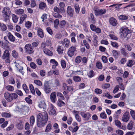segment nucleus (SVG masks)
Segmentation results:
<instances>
[{
	"mask_svg": "<svg viewBox=\"0 0 135 135\" xmlns=\"http://www.w3.org/2000/svg\"><path fill=\"white\" fill-rule=\"evenodd\" d=\"M12 56L15 59H17L18 57V54L15 50H13L12 51Z\"/></svg>",
	"mask_w": 135,
	"mask_h": 135,
	"instance_id": "obj_31",
	"label": "nucleus"
},
{
	"mask_svg": "<svg viewBox=\"0 0 135 135\" xmlns=\"http://www.w3.org/2000/svg\"><path fill=\"white\" fill-rule=\"evenodd\" d=\"M130 114L132 118L134 120H135V112L134 110H132L130 111Z\"/></svg>",
	"mask_w": 135,
	"mask_h": 135,
	"instance_id": "obj_57",
	"label": "nucleus"
},
{
	"mask_svg": "<svg viewBox=\"0 0 135 135\" xmlns=\"http://www.w3.org/2000/svg\"><path fill=\"white\" fill-rule=\"evenodd\" d=\"M112 54L113 56L115 57H117L118 56L119 53L116 50H113Z\"/></svg>",
	"mask_w": 135,
	"mask_h": 135,
	"instance_id": "obj_53",
	"label": "nucleus"
},
{
	"mask_svg": "<svg viewBox=\"0 0 135 135\" xmlns=\"http://www.w3.org/2000/svg\"><path fill=\"white\" fill-rule=\"evenodd\" d=\"M119 19L121 21L126 20L128 19V17L126 15H121L118 16Z\"/></svg>",
	"mask_w": 135,
	"mask_h": 135,
	"instance_id": "obj_28",
	"label": "nucleus"
},
{
	"mask_svg": "<svg viewBox=\"0 0 135 135\" xmlns=\"http://www.w3.org/2000/svg\"><path fill=\"white\" fill-rule=\"evenodd\" d=\"M47 7L46 4L43 2H41L39 5V8L40 9L43 10Z\"/></svg>",
	"mask_w": 135,
	"mask_h": 135,
	"instance_id": "obj_19",
	"label": "nucleus"
},
{
	"mask_svg": "<svg viewBox=\"0 0 135 135\" xmlns=\"http://www.w3.org/2000/svg\"><path fill=\"white\" fill-rule=\"evenodd\" d=\"M76 46H73L69 49L68 51V54L70 57L73 56L74 54V52L76 51Z\"/></svg>",
	"mask_w": 135,
	"mask_h": 135,
	"instance_id": "obj_9",
	"label": "nucleus"
},
{
	"mask_svg": "<svg viewBox=\"0 0 135 135\" xmlns=\"http://www.w3.org/2000/svg\"><path fill=\"white\" fill-rule=\"evenodd\" d=\"M27 16L26 14H25L22 15L20 18V21L19 23H22L24 21L27 17Z\"/></svg>",
	"mask_w": 135,
	"mask_h": 135,
	"instance_id": "obj_26",
	"label": "nucleus"
},
{
	"mask_svg": "<svg viewBox=\"0 0 135 135\" xmlns=\"http://www.w3.org/2000/svg\"><path fill=\"white\" fill-rule=\"evenodd\" d=\"M87 74L88 76L90 78L93 77L95 75L94 71L92 70H91L88 72Z\"/></svg>",
	"mask_w": 135,
	"mask_h": 135,
	"instance_id": "obj_39",
	"label": "nucleus"
},
{
	"mask_svg": "<svg viewBox=\"0 0 135 135\" xmlns=\"http://www.w3.org/2000/svg\"><path fill=\"white\" fill-rule=\"evenodd\" d=\"M74 9L71 6L68 7L67 9V14L68 15L71 17H73L74 16Z\"/></svg>",
	"mask_w": 135,
	"mask_h": 135,
	"instance_id": "obj_10",
	"label": "nucleus"
},
{
	"mask_svg": "<svg viewBox=\"0 0 135 135\" xmlns=\"http://www.w3.org/2000/svg\"><path fill=\"white\" fill-rule=\"evenodd\" d=\"M54 10L55 12L60 13H64V12H62L60 10V8H58L57 6H55L54 7Z\"/></svg>",
	"mask_w": 135,
	"mask_h": 135,
	"instance_id": "obj_46",
	"label": "nucleus"
},
{
	"mask_svg": "<svg viewBox=\"0 0 135 135\" xmlns=\"http://www.w3.org/2000/svg\"><path fill=\"white\" fill-rule=\"evenodd\" d=\"M59 23V20L58 19L55 20L54 21V25L55 28L56 29L58 28Z\"/></svg>",
	"mask_w": 135,
	"mask_h": 135,
	"instance_id": "obj_41",
	"label": "nucleus"
},
{
	"mask_svg": "<svg viewBox=\"0 0 135 135\" xmlns=\"http://www.w3.org/2000/svg\"><path fill=\"white\" fill-rule=\"evenodd\" d=\"M31 1V4H30L31 7L33 8L35 7L36 5L35 0H30Z\"/></svg>",
	"mask_w": 135,
	"mask_h": 135,
	"instance_id": "obj_52",
	"label": "nucleus"
},
{
	"mask_svg": "<svg viewBox=\"0 0 135 135\" xmlns=\"http://www.w3.org/2000/svg\"><path fill=\"white\" fill-rule=\"evenodd\" d=\"M89 21L90 20H91V23L95 24V23L96 19L94 17V16L93 13L90 14V17L88 18Z\"/></svg>",
	"mask_w": 135,
	"mask_h": 135,
	"instance_id": "obj_22",
	"label": "nucleus"
},
{
	"mask_svg": "<svg viewBox=\"0 0 135 135\" xmlns=\"http://www.w3.org/2000/svg\"><path fill=\"white\" fill-rule=\"evenodd\" d=\"M95 92L96 94H100L102 93V91L99 89L96 88L95 90Z\"/></svg>",
	"mask_w": 135,
	"mask_h": 135,
	"instance_id": "obj_62",
	"label": "nucleus"
},
{
	"mask_svg": "<svg viewBox=\"0 0 135 135\" xmlns=\"http://www.w3.org/2000/svg\"><path fill=\"white\" fill-rule=\"evenodd\" d=\"M96 65L97 67L99 69H101L102 68V65L100 62H97L96 63Z\"/></svg>",
	"mask_w": 135,
	"mask_h": 135,
	"instance_id": "obj_45",
	"label": "nucleus"
},
{
	"mask_svg": "<svg viewBox=\"0 0 135 135\" xmlns=\"http://www.w3.org/2000/svg\"><path fill=\"white\" fill-rule=\"evenodd\" d=\"M48 119V116L46 112L43 114L39 113L37 116V126L39 128L43 127L47 123Z\"/></svg>",
	"mask_w": 135,
	"mask_h": 135,
	"instance_id": "obj_1",
	"label": "nucleus"
},
{
	"mask_svg": "<svg viewBox=\"0 0 135 135\" xmlns=\"http://www.w3.org/2000/svg\"><path fill=\"white\" fill-rule=\"evenodd\" d=\"M12 20L13 22L15 23H17L18 21V18L17 16L14 14H12Z\"/></svg>",
	"mask_w": 135,
	"mask_h": 135,
	"instance_id": "obj_37",
	"label": "nucleus"
},
{
	"mask_svg": "<svg viewBox=\"0 0 135 135\" xmlns=\"http://www.w3.org/2000/svg\"><path fill=\"white\" fill-rule=\"evenodd\" d=\"M24 12V10L21 9L17 10L16 11V13L18 15H22Z\"/></svg>",
	"mask_w": 135,
	"mask_h": 135,
	"instance_id": "obj_54",
	"label": "nucleus"
},
{
	"mask_svg": "<svg viewBox=\"0 0 135 135\" xmlns=\"http://www.w3.org/2000/svg\"><path fill=\"white\" fill-rule=\"evenodd\" d=\"M2 116V117L5 118H9L11 117V115L7 112H2L1 114Z\"/></svg>",
	"mask_w": 135,
	"mask_h": 135,
	"instance_id": "obj_36",
	"label": "nucleus"
},
{
	"mask_svg": "<svg viewBox=\"0 0 135 135\" xmlns=\"http://www.w3.org/2000/svg\"><path fill=\"white\" fill-rule=\"evenodd\" d=\"M110 24L113 26H115L118 24L117 20L114 18L111 17L109 20Z\"/></svg>",
	"mask_w": 135,
	"mask_h": 135,
	"instance_id": "obj_13",
	"label": "nucleus"
},
{
	"mask_svg": "<svg viewBox=\"0 0 135 135\" xmlns=\"http://www.w3.org/2000/svg\"><path fill=\"white\" fill-rule=\"evenodd\" d=\"M73 80L75 82H80L81 80L80 78L78 76H75L73 77Z\"/></svg>",
	"mask_w": 135,
	"mask_h": 135,
	"instance_id": "obj_49",
	"label": "nucleus"
},
{
	"mask_svg": "<svg viewBox=\"0 0 135 135\" xmlns=\"http://www.w3.org/2000/svg\"><path fill=\"white\" fill-rule=\"evenodd\" d=\"M135 63V61L134 60H129L127 63V65L128 67H131Z\"/></svg>",
	"mask_w": 135,
	"mask_h": 135,
	"instance_id": "obj_23",
	"label": "nucleus"
},
{
	"mask_svg": "<svg viewBox=\"0 0 135 135\" xmlns=\"http://www.w3.org/2000/svg\"><path fill=\"white\" fill-rule=\"evenodd\" d=\"M23 121L21 120H20L16 125V128L19 130H22L23 128Z\"/></svg>",
	"mask_w": 135,
	"mask_h": 135,
	"instance_id": "obj_16",
	"label": "nucleus"
},
{
	"mask_svg": "<svg viewBox=\"0 0 135 135\" xmlns=\"http://www.w3.org/2000/svg\"><path fill=\"white\" fill-rule=\"evenodd\" d=\"M44 53L46 55L52 56L53 55L52 52L49 49L47 48H45L43 49Z\"/></svg>",
	"mask_w": 135,
	"mask_h": 135,
	"instance_id": "obj_18",
	"label": "nucleus"
},
{
	"mask_svg": "<svg viewBox=\"0 0 135 135\" xmlns=\"http://www.w3.org/2000/svg\"><path fill=\"white\" fill-rule=\"evenodd\" d=\"M64 41L65 42V46L66 48H68L70 45V41L67 38H65Z\"/></svg>",
	"mask_w": 135,
	"mask_h": 135,
	"instance_id": "obj_24",
	"label": "nucleus"
},
{
	"mask_svg": "<svg viewBox=\"0 0 135 135\" xmlns=\"http://www.w3.org/2000/svg\"><path fill=\"white\" fill-rule=\"evenodd\" d=\"M37 34L38 36L41 38L44 37V33L42 29L40 27L38 28L37 30Z\"/></svg>",
	"mask_w": 135,
	"mask_h": 135,
	"instance_id": "obj_15",
	"label": "nucleus"
},
{
	"mask_svg": "<svg viewBox=\"0 0 135 135\" xmlns=\"http://www.w3.org/2000/svg\"><path fill=\"white\" fill-rule=\"evenodd\" d=\"M52 83L47 81H45L44 83L43 89L46 94H49L51 91Z\"/></svg>",
	"mask_w": 135,
	"mask_h": 135,
	"instance_id": "obj_4",
	"label": "nucleus"
},
{
	"mask_svg": "<svg viewBox=\"0 0 135 135\" xmlns=\"http://www.w3.org/2000/svg\"><path fill=\"white\" fill-rule=\"evenodd\" d=\"M114 122L115 125L119 128L121 127L122 124L119 121L117 120H115Z\"/></svg>",
	"mask_w": 135,
	"mask_h": 135,
	"instance_id": "obj_56",
	"label": "nucleus"
},
{
	"mask_svg": "<svg viewBox=\"0 0 135 135\" xmlns=\"http://www.w3.org/2000/svg\"><path fill=\"white\" fill-rule=\"evenodd\" d=\"M56 93L55 92H52L50 95V99L51 102L53 103L56 102Z\"/></svg>",
	"mask_w": 135,
	"mask_h": 135,
	"instance_id": "obj_14",
	"label": "nucleus"
},
{
	"mask_svg": "<svg viewBox=\"0 0 135 135\" xmlns=\"http://www.w3.org/2000/svg\"><path fill=\"white\" fill-rule=\"evenodd\" d=\"M29 88L32 93L33 95L35 94V91L33 85L32 84L29 85Z\"/></svg>",
	"mask_w": 135,
	"mask_h": 135,
	"instance_id": "obj_40",
	"label": "nucleus"
},
{
	"mask_svg": "<svg viewBox=\"0 0 135 135\" xmlns=\"http://www.w3.org/2000/svg\"><path fill=\"white\" fill-rule=\"evenodd\" d=\"M7 36L8 37V38L9 40L10 41L14 42L15 40V37L13 36V35L11 34V33L9 32L7 35Z\"/></svg>",
	"mask_w": 135,
	"mask_h": 135,
	"instance_id": "obj_21",
	"label": "nucleus"
},
{
	"mask_svg": "<svg viewBox=\"0 0 135 135\" xmlns=\"http://www.w3.org/2000/svg\"><path fill=\"white\" fill-rule=\"evenodd\" d=\"M60 6V10L62 12H65V10L64 7L65 6V4L63 2H60L59 4Z\"/></svg>",
	"mask_w": 135,
	"mask_h": 135,
	"instance_id": "obj_35",
	"label": "nucleus"
},
{
	"mask_svg": "<svg viewBox=\"0 0 135 135\" xmlns=\"http://www.w3.org/2000/svg\"><path fill=\"white\" fill-rule=\"evenodd\" d=\"M26 102L29 104H32V100L30 98L26 97L25 98Z\"/></svg>",
	"mask_w": 135,
	"mask_h": 135,
	"instance_id": "obj_61",
	"label": "nucleus"
},
{
	"mask_svg": "<svg viewBox=\"0 0 135 135\" xmlns=\"http://www.w3.org/2000/svg\"><path fill=\"white\" fill-rule=\"evenodd\" d=\"M3 59H5V62L6 63H10L11 62L10 54L9 51L8 49H6L2 56Z\"/></svg>",
	"mask_w": 135,
	"mask_h": 135,
	"instance_id": "obj_5",
	"label": "nucleus"
},
{
	"mask_svg": "<svg viewBox=\"0 0 135 135\" xmlns=\"http://www.w3.org/2000/svg\"><path fill=\"white\" fill-rule=\"evenodd\" d=\"M55 109V107L52 104L50 107V110L49 112V114L51 115H53L55 114L56 111Z\"/></svg>",
	"mask_w": 135,
	"mask_h": 135,
	"instance_id": "obj_17",
	"label": "nucleus"
},
{
	"mask_svg": "<svg viewBox=\"0 0 135 135\" xmlns=\"http://www.w3.org/2000/svg\"><path fill=\"white\" fill-rule=\"evenodd\" d=\"M38 107L44 109L46 107V104L44 102H42L40 103L38 105Z\"/></svg>",
	"mask_w": 135,
	"mask_h": 135,
	"instance_id": "obj_43",
	"label": "nucleus"
},
{
	"mask_svg": "<svg viewBox=\"0 0 135 135\" xmlns=\"http://www.w3.org/2000/svg\"><path fill=\"white\" fill-rule=\"evenodd\" d=\"M6 88L7 90L10 91H12L14 90L13 86L10 85H8L6 86Z\"/></svg>",
	"mask_w": 135,
	"mask_h": 135,
	"instance_id": "obj_42",
	"label": "nucleus"
},
{
	"mask_svg": "<svg viewBox=\"0 0 135 135\" xmlns=\"http://www.w3.org/2000/svg\"><path fill=\"white\" fill-rule=\"evenodd\" d=\"M2 16L4 21L6 22L9 19V16L11 15V11L8 7H5L3 8L2 11Z\"/></svg>",
	"mask_w": 135,
	"mask_h": 135,
	"instance_id": "obj_2",
	"label": "nucleus"
},
{
	"mask_svg": "<svg viewBox=\"0 0 135 135\" xmlns=\"http://www.w3.org/2000/svg\"><path fill=\"white\" fill-rule=\"evenodd\" d=\"M4 98L8 102H11L13 99H15L18 97L17 95L15 93H10L8 92L5 93Z\"/></svg>",
	"mask_w": 135,
	"mask_h": 135,
	"instance_id": "obj_3",
	"label": "nucleus"
},
{
	"mask_svg": "<svg viewBox=\"0 0 135 135\" xmlns=\"http://www.w3.org/2000/svg\"><path fill=\"white\" fill-rule=\"evenodd\" d=\"M56 51L59 54H62L63 53L64 48L62 46L58 45Z\"/></svg>",
	"mask_w": 135,
	"mask_h": 135,
	"instance_id": "obj_20",
	"label": "nucleus"
},
{
	"mask_svg": "<svg viewBox=\"0 0 135 135\" xmlns=\"http://www.w3.org/2000/svg\"><path fill=\"white\" fill-rule=\"evenodd\" d=\"M32 24V23L31 22H30L29 21H26L25 22V26L27 29H29L31 27V26Z\"/></svg>",
	"mask_w": 135,
	"mask_h": 135,
	"instance_id": "obj_38",
	"label": "nucleus"
},
{
	"mask_svg": "<svg viewBox=\"0 0 135 135\" xmlns=\"http://www.w3.org/2000/svg\"><path fill=\"white\" fill-rule=\"evenodd\" d=\"M35 122V118L33 115L31 116L30 118V123L31 126H32L33 125Z\"/></svg>",
	"mask_w": 135,
	"mask_h": 135,
	"instance_id": "obj_32",
	"label": "nucleus"
},
{
	"mask_svg": "<svg viewBox=\"0 0 135 135\" xmlns=\"http://www.w3.org/2000/svg\"><path fill=\"white\" fill-rule=\"evenodd\" d=\"M82 59V58L80 56H77L75 58V62L77 64H79L80 63Z\"/></svg>",
	"mask_w": 135,
	"mask_h": 135,
	"instance_id": "obj_51",
	"label": "nucleus"
},
{
	"mask_svg": "<svg viewBox=\"0 0 135 135\" xmlns=\"http://www.w3.org/2000/svg\"><path fill=\"white\" fill-rule=\"evenodd\" d=\"M52 129V125L50 123H49L46 126L45 132H48L51 131Z\"/></svg>",
	"mask_w": 135,
	"mask_h": 135,
	"instance_id": "obj_27",
	"label": "nucleus"
},
{
	"mask_svg": "<svg viewBox=\"0 0 135 135\" xmlns=\"http://www.w3.org/2000/svg\"><path fill=\"white\" fill-rule=\"evenodd\" d=\"M110 43L111 45L113 47L115 48H117L119 46L118 44L116 42L111 41L110 42Z\"/></svg>",
	"mask_w": 135,
	"mask_h": 135,
	"instance_id": "obj_48",
	"label": "nucleus"
},
{
	"mask_svg": "<svg viewBox=\"0 0 135 135\" xmlns=\"http://www.w3.org/2000/svg\"><path fill=\"white\" fill-rule=\"evenodd\" d=\"M126 50L124 48H122L120 50L121 53L124 56H128V54L126 52Z\"/></svg>",
	"mask_w": 135,
	"mask_h": 135,
	"instance_id": "obj_30",
	"label": "nucleus"
},
{
	"mask_svg": "<svg viewBox=\"0 0 135 135\" xmlns=\"http://www.w3.org/2000/svg\"><path fill=\"white\" fill-rule=\"evenodd\" d=\"M57 97H59L62 100H64L65 99L63 94L60 92H57Z\"/></svg>",
	"mask_w": 135,
	"mask_h": 135,
	"instance_id": "obj_55",
	"label": "nucleus"
},
{
	"mask_svg": "<svg viewBox=\"0 0 135 135\" xmlns=\"http://www.w3.org/2000/svg\"><path fill=\"white\" fill-rule=\"evenodd\" d=\"M80 114L82 117L86 120H88L91 116V114L89 112L86 113L84 112H81Z\"/></svg>",
	"mask_w": 135,
	"mask_h": 135,
	"instance_id": "obj_11",
	"label": "nucleus"
},
{
	"mask_svg": "<svg viewBox=\"0 0 135 135\" xmlns=\"http://www.w3.org/2000/svg\"><path fill=\"white\" fill-rule=\"evenodd\" d=\"M65 104L64 102L62 101L60 99H59L57 105L59 107H61L65 105Z\"/></svg>",
	"mask_w": 135,
	"mask_h": 135,
	"instance_id": "obj_33",
	"label": "nucleus"
},
{
	"mask_svg": "<svg viewBox=\"0 0 135 135\" xmlns=\"http://www.w3.org/2000/svg\"><path fill=\"white\" fill-rule=\"evenodd\" d=\"M130 115L129 113L127 111L123 114L122 117V119L123 122H127L128 121Z\"/></svg>",
	"mask_w": 135,
	"mask_h": 135,
	"instance_id": "obj_12",
	"label": "nucleus"
},
{
	"mask_svg": "<svg viewBox=\"0 0 135 135\" xmlns=\"http://www.w3.org/2000/svg\"><path fill=\"white\" fill-rule=\"evenodd\" d=\"M120 31L121 35L124 38H125L128 34L131 33L130 30L126 26L122 27L120 28Z\"/></svg>",
	"mask_w": 135,
	"mask_h": 135,
	"instance_id": "obj_6",
	"label": "nucleus"
},
{
	"mask_svg": "<svg viewBox=\"0 0 135 135\" xmlns=\"http://www.w3.org/2000/svg\"><path fill=\"white\" fill-rule=\"evenodd\" d=\"M25 49L26 52L29 54H31L34 52L33 48L30 44H26L25 46Z\"/></svg>",
	"mask_w": 135,
	"mask_h": 135,
	"instance_id": "obj_8",
	"label": "nucleus"
},
{
	"mask_svg": "<svg viewBox=\"0 0 135 135\" xmlns=\"http://www.w3.org/2000/svg\"><path fill=\"white\" fill-rule=\"evenodd\" d=\"M34 82L36 85L39 86H41L42 85V84L41 82L39 80H35L34 81Z\"/></svg>",
	"mask_w": 135,
	"mask_h": 135,
	"instance_id": "obj_50",
	"label": "nucleus"
},
{
	"mask_svg": "<svg viewBox=\"0 0 135 135\" xmlns=\"http://www.w3.org/2000/svg\"><path fill=\"white\" fill-rule=\"evenodd\" d=\"M16 94L22 96L23 95V93L22 91L20 90H17L15 91Z\"/></svg>",
	"mask_w": 135,
	"mask_h": 135,
	"instance_id": "obj_63",
	"label": "nucleus"
},
{
	"mask_svg": "<svg viewBox=\"0 0 135 135\" xmlns=\"http://www.w3.org/2000/svg\"><path fill=\"white\" fill-rule=\"evenodd\" d=\"M74 7L76 13L77 14H79V13L80 10V8L79 5L78 4H75Z\"/></svg>",
	"mask_w": 135,
	"mask_h": 135,
	"instance_id": "obj_34",
	"label": "nucleus"
},
{
	"mask_svg": "<svg viewBox=\"0 0 135 135\" xmlns=\"http://www.w3.org/2000/svg\"><path fill=\"white\" fill-rule=\"evenodd\" d=\"M94 11L95 15L96 16H101L105 13L106 12V10L105 9H99L97 8H94Z\"/></svg>",
	"mask_w": 135,
	"mask_h": 135,
	"instance_id": "obj_7",
	"label": "nucleus"
},
{
	"mask_svg": "<svg viewBox=\"0 0 135 135\" xmlns=\"http://www.w3.org/2000/svg\"><path fill=\"white\" fill-rule=\"evenodd\" d=\"M66 24V21L65 20L61 21L59 24V26L61 28H63L64 27Z\"/></svg>",
	"mask_w": 135,
	"mask_h": 135,
	"instance_id": "obj_44",
	"label": "nucleus"
},
{
	"mask_svg": "<svg viewBox=\"0 0 135 135\" xmlns=\"http://www.w3.org/2000/svg\"><path fill=\"white\" fill-rule=\"evenodd\" d=\"M83 43L84 44V46L85 47L86 49H89L90 48V46L86 40H83ZM82 46H83V45H82Z\"/></svg>",
	"mask_w": 135,
	"mask_h": 135,
	"instance_id": "obj_25",
	"label": "nucleus"
},
{
	"mask_svg": "<svg viewBox=\"0 0 135 135\" xmlns=\"http://www.w3.org/2000/svg\"><path fill=\"white\" fill-rule=\"evenodd\" d=\"M61 66L63 69H65L66 67V63L64 60H62L61 61Z\"/></svg>",
	"mask_w": 135,
	"mask_h": 135,
	"instance_id": "obj_59",
	"label": "nucleus"
},
{
	"mask_svg": "<svg viewBox=\"0 0 135 135\" xmlns=\"http://www.w3.org/2000/svg\"><path fill=\"white\" fill-rule=\"evenodd\" d=\"M22 87L23 90L26 94L29 93V89L27 86L26 84H23L22 85Z\"/></svg>",
	"mask_w": 135,
	"mask_h": 135,
	"instance_id": "obj_29",
	"label": "nucleus"
},
{
	"mask_svg": "<svg viewBox=\"0 0 135 135\" xmlns=\"http://www.w3.org/2000/svg\"><path fill=\"white\" fill-rule=\"evenodd\" d=\"M109 36L111 39L114 40H117L118 39V38L117 36L112 34H110L109 35Z\"/></svg>",
	"mask_w": 135,
	"mask_h": 135,
	"instance_id": "obj_58",
	"label": "nucleus"
},
{
	"mask_svg": "<svg viewBox=\"0 0 135 135\" xmlns=\"http://www.w3.org/2000/svg\"><path fill=\"white\" fill-rule=\"evenodd\" d=\"M30 67L33 69H35L36 68L37 65L36 64L33 62H31L30 63Z\"/></svg>",
	"mask_w": 135,
	"mask_h": 135,
	"instance_id": "obj_60",
	"label": "nucleus"
},
{
	"mask_svg": "<svg viewBox=\"0 0 135 135\" xmlns=\"http://www.w3.org/2000/svg\"><path fill=\"white\" fill-rule=\"evenodd\" d=\"M50 62L51 63H52L54 65L56 66L58 65V62L55 60L54 59H52L50 60Z\"/></svg>",
	"mask_w": 135,
	"mask_h": 135,
	"instance_id": "obj_64",
	"label": "nucleus"
},
{
	"mask_svg": "<svg viewBox=\"0 0 135 135\" xmlns=\"http://www.w3.org/2000/svg\"><path fill=\"white\" fill-rule=\"evenodd\" d=\"M60 13H53V15L54 17L55 18H62V16L60 15Z\"/></svg>",
	"mask_w": 135,
	"mask_h": 135,
	"instance_id": "obj_47",
	"label": "nucleus"
}]
</instances>
